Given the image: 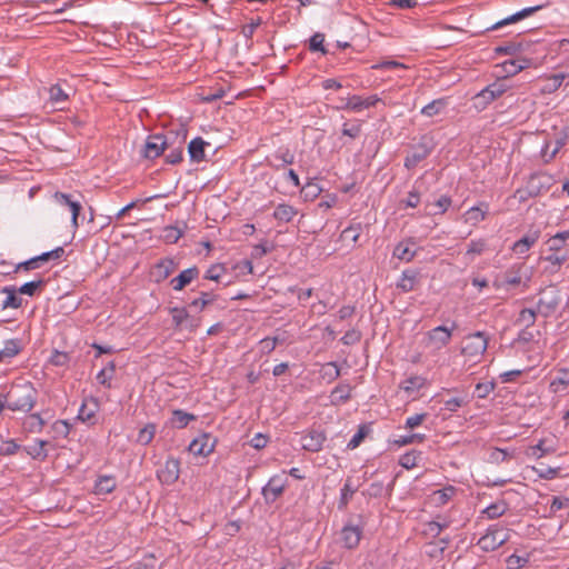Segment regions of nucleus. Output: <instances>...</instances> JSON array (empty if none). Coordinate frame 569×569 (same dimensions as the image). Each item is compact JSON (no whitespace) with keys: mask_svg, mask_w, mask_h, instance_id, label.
I'll list each match as a JSON object with an SVG mask.
<instances>
[{"mask_svg":"<svg viewBox=\"0 0 569 569\" xmlns=\"http://www.w3.org/2000/svg\"><path fill=\"white\" fill-rule=\"evenodd\" d=\"M489 210L488 203L481 202L479 206L471 207L465 214V221L471 226H477L483 221Z\"/></svg>","mask_w":569,"mask_h":569,"instance_id":"26","label":"nucleus"},{"mask_svg":"<svg viewBox=\"0 0 569 569\" xmlns=\"http://www.w3.org/2000/svg\"><path fill=\"white\" fill-rule=\"evenodd\" d=\"M529 66L527 59H510L502 63V68L508 76H513Z\"/></svg>","mask_w":569,"mask_h":569,"instance_id":"38","label":"nucleus"},{"mask_svg":"<svg viewBox=\"0 0 569 569\" xmlns=\"http://www.w3.org/2000/svg\"><path fill=\"white\" fill-rule=\"evenodd\" d=\"M209 142L204 141L201 137H197L189 142L188 152L191 161L201 162L206 159L204 148Z\"/></svg>","mask_w":569,"mask_h":569,"instance_id":"25","label":"nucleus"},{"mask_svg":"<svg viewBox=\"0 0 569 569\" xmlns=\"http://www.w3.org/2000/svg\"><path fill=\"white\" fill-rule=\"evenodd\" d=\"M214 297L209 292H201L200 297L193 299L188 303V311L186 320L183 321L182 329H187L190 332L196 331L201 322V318L196 313L210 308L213 305Z\"/></svg>","mask_w":569,"mask_h":569,"instance_id":"2","label":"nucleus"},{"mask_svg":"<svg viewBox=\"0 0 569 569\" xmlns=\"http://www.w3.org/2000/svg\"><path fill=\"white\" fill-rule=\"evenodd\" d=\"M1 397L9 410L29 412L37 402L38 391L32 382L18 380L10 386L6 393H1Z\"/></svg>","mask_w":569,"mask_h":569,"instance_id":"1","label":"nucleus"},{"mask_svg":"<svg viewBox=\"0 0 569 569\" xmlns=\"http://www.w3.org/2000/svg\"><path fill=\"white\" fill-rule=\"evenodd\" d=\"M295 162V154L287 148L276 151L271 158H267V164L276 170Z\"/></svg>","mask_w":569,"mask_h":569,"instance_id":"22","label":"nucleus"},{"mask_svg":"<svg viewBox=\"0 0 569 569\" xmlns=\"http://www.w3.org/2000/svg\"><path fill=\"white\" fill-rule=\"evenodd\" d=\"M327 440L326 433L319 429H309L300 439L302 449L310 452H319Z\"/></svg>","mask_w":569,"mask_h":569,"instance_id":"12","label":"nucleus"},{"mask_svg":"<svg viewBox=\"0 0 569 569\" xmlns=\"http://www.w3.org/2000/svg\"><path fill=\"white\" fill-rule=\"evenodd\" d=\"M511 457L512 455L509 453L508 450L493 448L489 453V462L499 465L505 461H508Z\"/></svg>","mask_w":569,"mask_h":569,"instance_id":"54","label":"nucleus"},{"mask_svg":"<svg viewBox=\"0 0 569 569\" xmlns=\"http://www.w3.org/2000/svg\"><path fill=\"white\" fill-rule=\"evenodd\" d=\"M1 292L7 295L6 299L2 302V309H7V308L17 309V308L21 307L22 299L20 297H18V295H17V293H19L17 287H13L12 289H10L9 287H3Z\"/></svg>","mask_w":569,"mask_h":569,"instance_id":"34","label":"nucleus"},{"mask_svg":"<svg viewBox=\"0 0 569 569\" xmlns=\"http://www.w3.org/2000/svg\"><path fill=\"white\" fill-rule=\"evenodd\" d=\"M556 451V448L552 446L547 445L546 439L539 440V442L536 446L530 447V456L540 459L546 455L553 453Z\"/></svg>","mask_w":569,"mask_h":569,"instance_id":"43","label":"nucleus"},{"mask_svg":"<svg viewBox=\"0 0 569 569\" xmlns=\"http://www.w3.org/2000/svg\"><path fill=\"white\" fill-rule=\"evenodd\" d=\"M456 489L452 486L446 487L443 489L436 490L432 495V500L436 505H445L447 503L451 497L453 496Z\"/></svg>","mask_w":569,"mask_h":569,"instance_id":"47","label":"nucleus"},{"mask_svg":"<svg viewBox=\"0 0 569 569\" xmlns=\"http://www.w3.org/2000/svg\"><path fill=\"white\" fill-rule=\"evenodd\" d=\"M69 360H70V357L67 352L58 351V350H56L50 358V362L57 367L67 366Z\"/></svg>","mask_w":569,"mask_h":569,"instance_id":"63","label":"nucleus"},{"mask_svg":"<svg viewBox=\"0 0 569 569\" xmlns=\"http://www.w3.org/2000/svg\"><path fill=\"white\" fill-rule=\"evenodd\" d=\"M44 425L46 422L39 413L30 415L26 421V426L31 432L41 431Z\"/></svg>","mask_w":569,"mask_h":569,"instance_id":"55","label":"nucleus"},{"mask_svg":"<svg viewBox=\"0 0 569 569\" xmlns=\"http://www.w3.org/2000/svg\"><path fill=\"white\" fill-rule=\"evenodd\" d=\"M370 432V428L367 425H360L358 431L353 435L351 440L347 445V449L353 450L360 446L365 438Z\"/></svg>","mask_w":569,"mask_h":569,"instance_id":"44","label":"nucleus"},{"mask_svg":"<svg viewBox=\"0 0 569 569\" xmlns=\"http://www.w3.org/2000/svg\"><path fill=\"white\" fill-rule=\"evenodd\" d=\"M417 253V243L412 238L400 241L393 249V257L401 261H411Z\"/></svg>","mask_w":569,"mask_h":569,"instance_id":"17","label":"nucleus"},{"mask_svg":"<svg viewBox=\"0 0 569 569\" xmlns=\"http://www.w3.org/2000/svg\"><path fill=\"white\" fill-rule=\"evenodd\" d=\"M154 435H156V425L148 423L142 429H140V431L138 433L137 441L140 445L147 446L152 441Z\"/></svg>","mask_w":569,"mask_h":569,"instance_id":"46","label":"nucleus"},{"mask_svg":"<svg viewBox=\"0 0 569 569\" xmlns=\"http://www.w3.org/2000/svg\"><path fill=\"white\" fill-rule=\"evenodd\" d=\"M507 511V505L505 502H496L488 506L482 512L489 519H497Z\"/></svg>","mask_w":569,"mask_h":569,"instance_id":"50","label":"nucleus"},{"mask_svg":"<svg viewBox=\"0 0 569 569\" xmlns=\"http://www.w3.org/2000/svg\"><path fill=\"white\" fill-rule=\"evenodd\" d=\"M468 400L466 397H453L443 401V407L450 412H456L459 408L466 406Z\"/></svg>","mask_w":569,"mask_h":569,"instance_id":"58","label":"nucleus"},{"mask_svg":"<svg viewBox=\"0 0 569 569\" xmlns=\"http://www.w3.org/2000/svg\"><path fill=\"white\" fill-rule=\"evenodd\" d=\"M361 133V123L358 121L355 122H345L342 126V134L348 136L352 139L358 138Z\"/></svg>","mask_w":569,"mask_h":569,"instance_id":"60","label":"nucleus"},{"mask_svg":"<svg viewBox=\"0 0 569 569\" xmlns=\"http://www.w3.org/2000/svg\"><path fill=\"white\" fill-rule=\"evenodd\" d=\"M287 479L283 476L276 475L269 479L262 488V496L266 503H273L284 491Z\"/></svg>","mask_w":569,"mask_h":569,"instance_id":"10","label":"nucleus"},{"mask_svg":"<svg viewBox=\"0 0 569 569\" xmlns=\"http://www.w3.org/2000/svg\"><path fill=\"white\" fill-rule=\"evenodd\" d=\"M54 199L57 202L63 206H68V208L71 211V223L74 229L79 227V214L82 209V206L79 201L72 200L70 194L63 193V192H56Z\"/></svg>","mask_w":569,"mask_h":569,"instance_id":"19","label":"nucleus"},{"mask_svg":"<svg viewBox=\"0 0 569 569\" xmlns=\"http://www.w3.org/2000/svg\"><path fill=\"white\" fill-rule=\"evenodd\" d=\"M531 268L525 263L513 266L507 279V284H527L530 281Z\"/></svg>","mask_w":569,"mask_h":569,"instance_id":"21","label":"nucleus"},{"mask_svg":"<svg viewBox=\"0 0 569 569\" xmlns=\"http://www.w3.org/2000/svg\"><path fill=\"white\" fill-rule=\"evenodd\" d=\"M117 482L112 476H100L96 481L97 493H110L116 489Z\"/></svg>","mask_w":569,"mask_h":569,"instance_id":"36","label":"nucleus"},{"mask_svg":"<svg viewBox=\"0 0 569 569\" xmlns=\"http://www.w3.org/2000/svg\"><path fill=\"white\" fill-rule=\"evenodd\" d=\"M66 254L63 247H57L51 251L43 252L37 257L30 258L27 261L19 262L14 266L13 272L21 273L36 270L50 261L61 260Z\"/></svg>","mask_w":569,"mask_h":569,"instance_id":"4","label":"nucleus"},{"mask_svg":"<svg viewBox=\"0 0 569 569\" xmlns=\"http://www.w3.org/2000/svg\"><path fill=\"white\" fill-rule=\"evenodd\" d=\"M298 213V210L291 206V204H288V203H279L274 211H273V214L272 217L278 221V222H290Z\"/></svg>","mask_w":569,"mask_h":569,"instance_id":"29","label":"nucleus"},{"mask_svg":"<svg viewBox=\"0 0 569 569\" xmlns=\"http://www.w3.org/2000/svg\"><path fill=\"white\" fill-rule=\"evenodd\" d=\"M423 383L425 379L422 377L412 376L402 382L401 388L410 392L420 389L423 386Z\"/></svg>","mask_w":569,"mask_h":569,"instance_id":"57","label":"nucleus"},{"mask_svg":"<svg viewBox=\"0 0 569 569\" xmlns=\"http://www.w3.org/2000/svg\"><path fill=\"white\" fill-rule=\"evenodd\" d=\"M223 272H224V267L222 264H219V263L213 264L206 271L203 279L218 282V281H220Z\"/></svg>","mask_w":569,"mask_h":569,"instance_id":"62","label":"nucleus"},{"mask_svg":"<svg viewBox=\"0 0 569 569\" xmlns=\"http://www.w3.org/2000/svg\"><path fill=\"white\" fill-rule=\"evenodd\" d=\"M23 349L22 340L14 338L6 340L4 348L0 350V362L11 359L19 355Z\"/></svg>","mask_w":569,"mask_h":569,"instance_id":"27","label":"nucleus"},{"mask_svg":"<svg viewBox=\"0 0 569 569\" xmlns=\"http://www.w3.org/2000/svg\"><path fill=\"white\" fill-rule=\"evenodd\" d=\"M392 485L389 486V488H386L383 482L376 481L370 483L368 489L362 492L363 496H368L370 498H380L383 496L385 492H388V495H391Z\"/></svg>","mask_w":569,"mask_h":569,"instance_id":"40","label":"nucleus"},{"mask_svg":"<svg viewBox=\"0 0 569 569\" xmlns=\"http://www.w3.org/2000/svg\"><path fill=\"white\" fill-rule=\"evenodd\" d=\"M536 322V312L532 309H522L519 312L517 323L526 328H531Z\"/></svg>","mask_w":569,"mask_h":569,"instance_id":"51","label":"nucleus"},{"mask_svg":"<svg viewBox=\"0 0 569 569\" xmlns=\"http://www.w3.org/2000/svg\"><path fill=\"white\" fill-rule=\"evenodd\" d=\"M68 98V93H66L64 90L58 84H54L49 89V99L56 107L64 103Z\"/></svg>","mask_w":569,"mask_h":569,"instance_id":"45","label":"nucleus"},{"mask_svg":"<svg viewBox=\"0 0 569 569\" xmlns=\"http://www.w3.org/2000/svg\"><path fill=\"white\" fill-rule=\"evenodd\" d=\"M197 416L193 413L186 412L181 409H174L170 418V425L173 428L182 429L186 428L191 421H196Z\"/></svg>","mask_w":569,"mask_h":569,"instance_id":"28","label":"nucleus"},{"mask_svg":"<svg viewBox=\"0 0 569 569\" xmlns=\"http://www.w3.org/2000/svg\"><path fill=\"white\" fill-rule=\"evenodd\" d=\"M361 226L360 223L356 226H349L341 232L342 240H350L351 242H357L360 237Z\"/></svg>","mask_w":569,"mask_h":569,"instance_id":"56","label":"nucleus"},{"mask_svg":"<svg viewBox=\"0 0 569 569\" xmlns=\"http://www.w3.org/2000/svg\"><path fill=\"white\" fill-rule=\"evenodd\" d=\"M176 263L172 259H162L157 262L149 272L150 282L161 283L166 281L176 270Z\"/></svg>","mask_w":569,"mask_h":569,"instance_id":"13","label":"nucleus"},{"mask_svg":"<svg viewBox=\"0 0 569 569\" xmlns=\"http://www.w3.org/2000/svg\"><path fill=\"white\" fill-rule=\"evenodd\" d=\"M351 386L348 383H340L335 387L331 392V402L340 405L347 402L351 398Z\"/></svg>","mask_w":569,"mask_h":569,"instance_id":"32","label":"nucleus"},{"mask_svg":"<svg viewBox=\"0 0 569 569\" xmlns=\"http://www.w3.org/2000/svg\"><path fill=\"white\" fill-rule=\"evenodd\" d=\"M131 569H157V559L153 553H149L142 560L134 562Z\"/></svg>","mask_w":569,"mask_h":569,"instance_id":"59","label":"nucleus"},{"mask_svg":"<svg viewBox=\"0 0 569 569\" xmlns=\"http://www.w3.org/2000/svg\"><path fill=\"white\" fill-rule=\"evenodd\" d=\"M488 250V242L486 239L471 240L468 243L467 250L463 254L466 262L475 261L476 257L481 256Z\"/></svg>","mask_w":569,"mask_h":569,"instance_id":"24","label":"nucleus"},{"mask_svg":"<svg viewBox=\"0 0 569 569\" xmlns=\"http://www.w3.org/2000/svg\"><path fill=\"white\" fill-rule=\"evenodd\" d=\"M539 234L537 232L525 236L512 246V251L516 254L522 256L529 251V249L537 242Z\"/></svg>","mask_w":569,"mask_h":569,"instance_id":"31","label":"nucleus"},{"mask_svg":"<svg viewBox=\"0 0 569 569\" xmlns=\"http://www.w3.org/2000/svg\"><path fill=\"white\" fill-rule=\"evenodd\" d=\"M47 443L48 442L44 440H37L33 445L27 447L26 451L33 459L44 460L48 457V453L44 449Z\"/></svg>","mask_w":569,"mask_h":569,"instance_id":"42","label":"nucleus"},{"mask_svg":"<svg viewBox=\"0 0 569 569\" xmlns=\"http://www.w3.org/2000/svg\"><path fill=\"white\" fill-rule=\"evenodd\" d=\"M448 104L447 99L440 98L431 101L421 109V114L431 118L439 114Z\"/></svg>","mask_w":569,"mask_h":569,"instance_id":"37","label":"nucleus"},{"mask_svg":"<svg viewBox=\"0 0 569 569\" xmlns=\"http://www.w3.org/2000/svg\"><path fill=\"white\" fill-rule=\"evenodd\" d=\"M188 311L187 307H173L170 309V313L172 316V322L177 329H182L183 321L186 320Z\"/></svg>","mask_w":569,"mask_h":569,"instance_id":"53","label":"nucleus"},{"mask_svg":"<svg viewBox=\"0 0 569 569\" xmlns=\"http://www.w3.org/2000/svg\"><path fill=\"white\" fill-rule=\"evenodd\" d=\"M540 298L538 300V306L540 309L546 308V315L556 310V308L560 303V298L555 295H548L546 290L540 291Z\"/></svg>","mask_w":569,"mask_h":569,"instance_id":"33","label":"nucleus"},{"mask_svg":"<svg viewBox=\"0 0 569 569\" xmlns=\"http://www.w3.org/2000/svg\"><path fill=\"white\" fill-rule=\"evenodd\" d=\"M509 88L506 79L488 84L473 97V107L478 111L485 110L492 101L506 93Z\"/></svg>","mask_w":569,"mask_h":569,"instance_id":"3","label":"nucleus"},{"mask_svg":"<svg viewBox=\"0 0 569 569\" xmlns=\"http://www.w3.org/2000/svg\"><path fill=\"white\" fill-rule=\"evenodd\" d=\"M452 337V329H449L445 326H438L427 333V347L432 348L433 350H440L446 347Z\"/></svg>","mask_w":569,"mask_h":569,"instance_id":"11","label":"nucleus"},{"mask_svg":"<svg viewBox=\"0 0 569 569\" xmlns=\"http://www.w3.org/2000/svg\"><path fill=\"white\" fill-rule=\"evenodd\" d=\"M199 269L197 267L188 268L181 271L177 277L172 278L170 284H189L198 279Z\"/></svg>","mask_w":569,"mask_h":569,"instance_id":"35","label":"nucleus"},{"mask_svg":"<svg viewBox=\"0 0 569 569\" xmlns=\"http://www.w3.org/2000/svg\"><path fill=\"white\" fill-rule=\"evenodd\" d=\"M179 473V460L174 458H169L166 460L164 465L160 469H158L157 478L163 485H172L178 480Z\"/></svg>","mask_w":569,"mask_h":569,"instance_id":"15","label":"nucleus"},{"mask_svg":"<svg viewBox=\"0 0 569 569\" xmlns=\"http://www.w3.org/2000/svg\"><path fill=\"white\" fill-rule=\"evenodd\" d=\"M323 43H325V34L321 32H316L309 39V50L312 52L320 51L322 54H326L328 51L326 50Z\"/></svg>","mask_w":569,"mask_h":569,"instance_id":"52","label":"nucleus"},{"mask_svg":"<svg viewBox=\"0 0 569 569\" xmlns=\"http://www.w3.org/2000/svg\"><path fill=\"white\" fill-rule=\"evenodd\" d=\"M363 529L351 522L346 523L340 531V540L345 548L351 550L359 546Z\"/></svg>","mask_w":569,"mask_h":569,"instance_id":"14","label":"nucleus"},{"mask_svg":"<svg viewBox=\"0 0 569 569\" xmlns=\"http://www.w3.org/2000/svg\"><path fill=\"white\" fill-rule=\"evenodd\" d=\"M173 131H168L164 134L157 133L148 137L144 148L143 157L147 159H156L161 156L167 149L171 148L174 142L171 141Z\"/></svg>","mask_w":569,"mask_h":569,"instance_id":"5","label":"nucleus"},{"mask_svg":"<svg viewBox=\"0 0 569 569\" xmlns=\"http://www.w3.org/2000/svg\"><path fill=\"white\" fill-rule=\"evenodd\" d=\"M97 410L98 403L93 398L84 399L79 408L77 418L82 422L93 425Z\"/></svg>","mask_w":569,"mask_h":569,"instance_id":"23","label":"nucleus"},{"mask_svg":"<svg viewBox=\"0 0 569 569\" xmlns=\"http://www.w3.org/2000/svg\"><path fill=\"white\" fill-rule=\"evenodd\" d=\"M183 234V230L176 226H168L163 229L162 239L167 243H176Z\"/></svg>","mask_w":569,"mask_h":569,"instance_id":"49","label":"nucleus"},{"mask_svg":"<svg viewBox=\"0 0 569 569\" xmlns=\"http://www.w3.org/2000/svg\"><path fill=\"white\" fill-rule=\"evenodd\" d=\"M488 347V337L485 332L477 331L468 335L462 340L461 353L475 358L481 356Z\"/></svg>","mask_w":569,"mask_h":569,"instance_id":"7","label":"nucleus"},{"mask_svg":"<svg viewBox=\"0 0 569 569\" xmlns=\"http://www.w3.org/2000/svg\"><path fill=\"white\" fill-rule=\"evenodd\" d=\"M528 562L527 558L518 555H511L507 558V566L509 569H520Z\"/></svg>","mask_w":569,"mask_h":569,"instance_id":"64","label":"nucleus"},{"mask_svg":"<svg viewBox=\"0 0 569 569\" xmlns=\"http://www.w3.org/2000/svg\"><path fill=\"white\" fill-rule=\"evenodd\" d=\"M509 539L508 531L499 525L490 526L479 540L478 546L483 551H493Z\"/></svg>","mask_w":569,"mask_h":569,"instance_id":"6","label":"nucleus"},{"mask_svg":"<svg viewBox=\"0 0 569 569\" xmlns=\"http://www.w3.org/2000/svg\"><path fill=\"white\" fill-rule=\"evenodd\" d=\"M567 78V73H556L549 77L546 81V83L541 88L542 93H552L557 91L561 84L563 83L565 79Z\"/></svg>","mask_w":569,"mask_h":569,"instance_id":"39","label":"nucleus"},{"mask_svg":"<svg viewBox=\"0 0 569 569\" xmlns=\"http://www.w3.org/2000/svg\"><path fill=\"white\" fill-rule=\"evenodd\" d=\"M358 487L352 486L351 479L348 478L340 490V498L338 501V509L340 511L346 510L352 496L357 492Z\"/></svg>","mask_w":569,"mask_h":569,"instance_id":"30","label":"nucleus"},{"mask_svg":"<svg viewBox=\"0 0 569 569\" xmlns=\"http://www.w3.org/2000/svg\"><path fill=\"white\" fill-rule=\"evenodd\" d=\"M425 439H426L425 435L412 433L409 436L399 437V439L395 440V445L402 447V446H407V445L415 443V442L421 443L425 441Z\"/></svg>","mask_w":569,"mask_h":569,"instance_id":"61","label":"nucleus"},{"mask_svg":"<svg viewBox=\"0 0 569 569\" xmlns=\"http://www.w3.org/2000/svg\"><path fill=\"white\" fill-rule=\"evenodd\" d=\"M216 445L217 438L204 432L190 442L188 450L194 456L207 457L213 452Z\"/></svg>","mask_w":569,"mask_h":569,"instance_id":"9","label":"nucleus"},{"mask_svg":"<svg viewBox=\"0 0 569 569\" xmlns=\"http://www.w3.org/2000/svg\"><path fill=\"white\" fill-rule=\"evenodd\" d=\"M114 368V362L110 361L106 368L98 372L96 377L98 382L110 388V380L113 378Z\"/></svg>","mask_w":569,"mask_h":569,"instance_id":"48","label":"nucleus"},{"mask_svg":"<svg viewBox=\"0 0 569 569\" xmlns=\"http://www.w3.org/2000/svg\"><path fill=\"white\" fill-rule=\"evenodd\" d=\"M187 138V130L180 129L179 131H173V136L171 141L174 144L171 148L167 149L169 152L166 154V162L170 164L180 163L183 159V146Z\"/></svg>","mask_w":569,"mask_h":569,"instance_id":"8","label":"nucleus"},{"mask_svg":"<svg viewBox=\"0 0 569 569\" xmlns=\"http://www.w3.org/2000/svg\"><path fill=\"white\" fill-rule=\"evenodd\" d=\"M542 8H545V4H538V6H535V7L525 8L522 10L511 14L510 17H507V18L496 22L492 27L488 28V30H496V29H499V28L505 27L507 24L518 22V21H520V20H522L525 18L530 17L535 12L541 10Z\"/></svg>","mask_w":569,"mask_h":569,"instance_id":"20","label":"nucleus"},{"mask_svg":"<svg viewBox=\"0 0 569 569\" xmlns=\"http://www.w3.org/2000/svg\"><path fill=\"white\" fill-rule=\"evenodd\" d=\"M421 451L411 450L409 452L403 453L399 458V465L405 469H412L418 465V459L421 458Z\"/></svg>","mask_w":569,"mask_h":569,"instance_id":"41","label":"nucleus"},{"mask_svg":"<svg viewBox=\"0 0 569 569\" xmlns=\"http://www.w3.org/2000/svg\"><path fill=\"white\" fill-rule=\"evenodd\" d=\"M379 101L380 98L377 94H372L367 98H362L361 96L355 94L346 100V103L341 107V109L351 110L353 112H360L363 109L375 107Z\"/></svg>","mask_w":569,"mask_h":569,"instance_id":"16","label":"nucleus"},{"mask_svg":"<svg viewBox=\"0 0 569 569\" xmlns=\"http://www.w3.org/2000/svg\"><path fill=\"white\" fill-rule=\"evenodd\" d=\"M431 152V148L423 141L415 146L413 151L408 154L405 159V167L407 169H413L422 160H425Z\"/></svg>","mask_w":569,"mask_h":569,"instance_id":"18","label":"nucleus"}]
</instances>
